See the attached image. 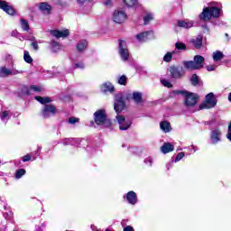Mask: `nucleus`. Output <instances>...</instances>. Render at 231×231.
Here are the masks:
<instances>
[{
    "mask_svg": "<svg viewBox=\"0 0 231 231\" xmlns=\"http://www.w3.org/2000/svg\"><path fill=\"white\" fill-rule=\"evenodd\" d=\"M119 55L122 59V60H129V50L126 48L127 44L125 43V41L119 40Z\"/></svg>",
    "mask_w": 231,
    "mask_h": 231,
    "instance_id": "0eeeda50",
    "label": "nucleus"
},
{
    "mask_svg": "<svg viewBox=\"0 0 231 231\" xmlns=\"http://www.w3.org/2000/svg\"><path fill=\"white\" fill-rule=\"evenodd\" d=\"M117 82L118 84H120V86H127V76L122 75L121 77L118 78Z\"/></svg>",
    "mask_w": 231,
    "mask_h": 231,
    "instance_id": "e433bc0d",
    "label": "nucleus"
},
{
    "mask_svg": "<svg viewBox=\"0 0 231 231\" xmlns=\"http://www.w3.org/2000/svg\"><path fill=\"white\" fill-rule=\"evenodd\" d=\"M8 115H10V113L8 111L2 112L1 120H5V118H6V116H8Z\"/></svg>",
    "mask_w": 231,
    "mask_h": 231,
    "instance_id": "8fccbe9b",
    "label": "nucleus"
},
{
    "mask_svg": "<svg viewBox=\"0 0 231 231\" xmlns=\"http://www.w3.org/2000/svg\"><path fill=\"white\" fill-rule=\"evenodd\" d=\"M105 6H113V2L111 0H104Z\"/></svg>",
    "mask_w": 231,
    "mask_h": 231,
    "instance_id": "3c124183",
    "label": "nucleus"
},
{
    "mask_svg": "<svg viewBox=\"0 0 231 231\" xmlns=\"http://www.w3.org/2000/svg\"><path fill=\"white\" fill-rule=\"evenodd\" d=\"M53 8L48 2H42L39 4V11L43 12V14H47V15H50L51 14V10Z\"/></svg>",
    "mask_w": 231,
    "mask_h": 231,
    "instance_id": "2eb2a0df",
    "label": "nucleus"
},
{
    "mask_svg": "<svg viewBox=\"0 0 231 231\" xmlns=\"http://www.w3.org/2000/svg\"><path fill=\"white\" fill-rule=\"evenodd\" d=\"M228 100H229V102H231V92L228 95Z\"/></svg>",
    "mask_w": 231,
    "mask_h": 231,
    "instance_id": "5fc2aeb1",
    "label": "nucleus"
},
{
    "mask_svg": "<svg viewBox=\"0 0 231 231\" xmlns=\"http://www.w3.org/2000/svg\"><path fill=\"white\" fill-rule=\"evenodd\" d=\"M176 95H182V97H184V98H187V97L189 96V94L190 93L189 90H177Z\"/></svg>",
    "mask_w": 231,
    "mask_h": 231,
    "instance_id": "a19ab883",
    "label": "nucleus"
},
{
    "mask_svg": "<svg viewBox=\"0 0 231 231\" xmlns=\"http://www.w3.org/2000/svg\"><path fill=\"white\" fill-rule=\"evenodd\" d=\"M34 98L42 106H48L53 102V99H51L50 97L36 96Z\"/></svg>",
    "mask_w": 231,
    "mask_h": 231,
    "instance_id": "aec40b11",
    "label": "nucleus"
},
{
    "mask_svg": "<svg viewBox=\"0 0 231 231\" xmlns=\"http://www.w3.org/2000/svg\"><path fill=\"white\" fill-rule=\"evenodd\" d=\"M164 62H171L172 60V52H167L163 57Z\"/></svg>",
    "mask_w": 231,
    "mask_h": 231,
    "instance_id": "ea45409f",
    "label": "nucleus"
},
{
    "mask_svg": "<svg viewBox=\"0 0 231 231\" xmlns=\"http://www.w3.org/2000/svg\"><path fill=\"white\" fill-rule=\"evenodd\" d=\"M88 3H93V0H87Z\"/></svg>",
    "mask_w": 231,
    "mask_h": 231,
    "instance_id": "6e6d98bb",
    "label": "nucleus"
},
{
    "mask_svg": "<svg viewBox=\"0 0 231 231\" xmlns=\"http://www.w3.org/2000/svg\"><path fill=\"white\" fill-rule=\"evenodd\" d=\"M32 41H34L31 43L32 48H33V50H35V51H39V43H37V42H35V37H32Z\"/></svg>",
    "mask_w": 231,
    "mask_h": 231,
    "instance_id": "37998d69",
    "label": "nucleus"
},
{
    "mask_svg": "<svg viewBox=\"0 0 231 231\" xmlns=\"http://www.w3.org/2000/svg\"><path fill=\"white\" fill-rule=\"evenodd\" d=\"M23 60L27 64H32L33 62V59L30 55V52L28 51H24L23 52Z\"/></svg>",
    "mask_w": 231,
    "mask_h": 231,
    "instance_id": "473e14b6",
    "label": "nucleus"
},
{
    "mask_svg": "<svg viewBox=\"0 0 231 231\" xmlns=\"http://www.w3.org/2000/svg\"><path fill=\"white\" fill-rule=\"evenodd\" d=\"M51 50L53 53H57V51H60V43L56 42L55 40H51L50 42Z\"/></svg>",
    "mask_w": 231,
    "mask_h": 231,
    "instance_id": "a878e982",
    "label": "nucleus"
},
{
    "mask_svg": "<svg viewBox=\"0 0 231 231\" xmlns=\"http://www.w3.org/2000/svg\"><path fill=\"white\" fill-rule=\"evenodd\" d=\"M12 75V70L8 69L6 67H2L0 69V77H8Z\"/></svg>",
    "mask_w": 231,
    "mask_h": 231,
    "instance_id": "72a5a7b5",
    "label": "nucleus"
},
{
    "mask_svg": "<svg viewBox=\"0 0 231 231\" xmlns=\"http://www.w3.org/2000/svg\"><path fill=\"white\" fill-rule=\"evenodd\" d=\"M88 0H77V3H79V5H84Z\"/></svg>",
    "mask_w": 231,
    "mask_h": 231,
    "instance_id": "864d4df0",
    "label": "nucleus"
},
{
    "mask_svg": "<svg viewBox=\"0 0 231 231\" xmlns=\"http://www.w3.org/2000/svg\"><path fill=\"white\" fill-rule=\"evenodd\" d=\"M191 43L193 44L195 50H201L203 46V36L198 35L196 39L191 40Z\"/></svg>",
    "mask_w": 231,
    "mask_h": 231,
    "instance_id": "6ab92c4d",
    "label": "nucleus"
},
{
    "mask_svg": "<svg viewBox=\"0 0 231 231\" xmlns=\"http://www.w3.org/2000/svg\"><path fill=\"white\" fill-rule=\"evenodd\" d=\"M126 199L130 205H136L138 203V197L133 190L126 193Z\"/></svg>",
    "mask_w": 231,
    "mask_h": 231,
    "instance_id": "f3484780",
    "label": "nucleus"
},
{
    "mask_svg": "<svg viewBox=\"0 0 231 231\" xmlns=\"http://www.w3.org/2000/svg\"><path fill=\"white\" fill-rule=\"evenodd\" d=\"M133 98L135 104H142V102H143V98L142 97V93L140 92H134Z\"/></svg>",
    "mask_w": 231,
    "mask_h": 231,
    "instance_id": "c756f323",
    "label": "nucleus"
},
{
    "mask_svg": "<svg viewBox=\"0 0 231 231\" xmlns=\"http://www.w3.org/2000/svg\"><path fill=\"white\" fill-rule=\"evenodd\" d=\"M20 24L23 32H28L30 30V23H28V20L22 18L20 20Z\"/></svg>",
    "mask_w": 231,
    "mask_h": 231,
    "instance_id": "c85d7f7f",
    "label": "nucleus"
},
{
    "mask_svg": "<svg viewBox=\"0 0 231 231\" xmlns=\"http://www.w3.org/2000/svg\"><path fill=\"white\" fill-rule=\"evenodd\" d=\"M198 100H199L198 94L189 92L186 98H184V106H186V107H194L196 104H198Z\"/></svg>",
    "mask_w": 231,
    "mask_h": 231,
    "instance_id": "39448f33",
    "label": "nucleus"
},
{
    "mask_svg": "<svg viewBox=\"0 0 231 231\" xmlns=\"http://www.w3.org/2000/svg\"><path fill=\"white\" fill-rule=\"evenodd\" d=\"M106 118H107V113L104 109H99L94 113V122L97 125H104Z\"/></svg>",
    "mask_w": 231,
    "mask_h": 231,
    "instance_id": "423d86ee",
    "label": "nucleus"
},
{
    "mask_svg": "<svg viewBox=\"0 0 231 231\" xmlns=\"http://www.w3.org/2000/svg\"><path fill=\"white\" fill-rule=\"evenodd\" d=\"M175 48H176V50L185 51V50H187V45L181 42H177L175 43Z\"/></svg>",
    "mask_w": 231,
    "mask_h": 231,
    "instance_id": "c9c22d12",
    "label": "nucleus"
},
{
    "mask_svg": "<svg viewBox=\"0 0 231 231\" xmlns=\"http://www.w3.org/2000/svg\"><path fill=\"white\" fill-rule=\"evenodd\" d=\"M30 160H32V155H30V154H26V155H23V157H22V162H23L24 163L26 162H30Z\"/></svg>",
    "mask_w": 231,
    "mask_h": 231,
    "instance_id": "de8ad7c7",
    "label": "nucleus"
},
{
    "mask_svg": "<svg viewBox=\"0 0 231 231\" xmlns=\"http://www.w3.org/2000/svg\"><path fill=\"white\" fill-rule=\"evenodd\" d=\"M204 63H205V57L201 55L194 56V60H187L182 62L185 69H188L189 71L201 69V68H203Z\"/></svg>",
    "mask_w": 231,
    "mask_h": 231,
    "instance_id": "f257e3e1",
    "label": "nucleus"
},
{
    "mask_svg": "<svg viewBox=\"0 0 231 231\" xmlns=\"http://www.w3.org/2000/svg\"><path fill=\"white\" fill-rule=\"evenodd\" d=\"M200 21H210L212 19V13L210 7H204L202 13L199 15Z\"/></svg>",
    "mask_w": 231,
    "mask_h": 231,
    "instance_id": "4468645a",
    "label": "nucleus"
},
{
    "mask_svg": "<svg viewBox=\"0 0 231 231\" xmlns=\"http://www.w3.org/2000/svg\"><path fill=\"white\" fill-rule=\"evenodd\" d=\"M103 125H105V127L106 128H109L111 127V125H113V122L110 119H107L106 117L105 122L103 123Z\"/></svg>",
    "mask_w": 231,
    "mask_h": 231,
    "instance_id": "49530a36",
    "label": "nucleus"
},
{
    "mask_svg": "<svg viewBox=\"0 0 231 231\" xmlns=\"http://www.w3.org/2000/svg\"><path fill=\"white\" fill-rule=\"evenodd\" d=\"M127 19V14L124 11L116 10L113 14V21L117 24H122V23H125Z\"/></svg>",
    "mask_w": 231,
    "mask_h": 231,
    "instance_id": "1a4fd4ad",
    "label": "nucleus"
},
{
    "mask_svg": "<svg viewBox=\"0 0 231 231\" xmlns=\"http://www.w3.org/2000/svg\"><path fill=\"white\" fill-rule=\"evenodd\" d=\"M31 89H33L36 93H41V91H42V88L41 87L32 85L30 88L23 87L22 89V93L27 96L32 95Z\"/></svg>",
    "mask_w": 231,
    "mask_h": 231,
    "instance_id": "dca6fc26",
    "label": "nucleus"
},
{
    "mask_svg": "<svg viewBox=\"0 0 231 231\" xmlns=\"http://www.w3.org/2000/svg\"><path fill=\"white\" fill-rule=\"evenodd\" d=\"M77 51L79 53H82V51H85V50H88V41L86 40H81L78 42L77 44Z\"/></svg>",
    "mask_w": 231,
    "mask_h": 231,
    "instance_id": "5701e85b",
    "label": "nucleus"
},
{
    "mask_svg": "<svg viewBox=\"0 0 231 231\" xmlns=\"http://www.w3.org/2000/svg\"><path fill=\"white\" fill-rule=\"evenodd\" d=\"M206 69L208 71H214V69H216V65H208Z\"/></svg>",
    "mask_w": 231,
    "mask_h": 231,
    "instance_id": "09e8293b",
    "label": "nucleus"
},
{
    "mask_svg": "<svg viewBox=\"0 0 231 231\" xmlns=\"http://www.w3.org/2000/svg\"><path fill=\"white\" fill-rule=\"evenodd\" d=\"M171 79H183L185 77V70L183 67L171 66L169 69Z\"/></svg>",
    "mask_w": 231,
    "mask_h": 231,
    "instance_id": "20e7f679",
    "label": "nucleus"
},
{
    "mask_svg": "<svg viewBox=\"0 0 231 231\" xmlns=\"http://www.w3.org/2000/svg\"><path fill=\"white\" fill-rule=\"evenodd\" d=\"M191 86H199V77L198 74H192V76L189 79Z\"/></svg>",
    "mask_w": 231,
    "mask_h": 231,
    "instance_id": "2f4dec72",
    "label": "nucleus"
},
{
    "mask_svg": "<svg viewBox=\"0 0 231 231\" xmlns=\"http://www.w3.org/2000/svg\"><path fill=\"white\" fill-rule=\"evenodd\" d=\"M161 84H162V86H164V88H172V83H171L169 80L167 79H161Z\"/></svg>",
    "mask_w": 231,
    "mask_h": 231,
    "instance_id": "79ce46f5",
    "label": "nucleus"
},
{
    "mask_svg": "<svg viewBox=\"0 0 231 231\" xmlns=\"http://www.w3.org/2000/svg\"><path fill=\"white\" fill-rule=\"evenodd\" d=\"M116 120H117L118 124L120 125H119L120 131H127V129H129L131 127V125H133V121L132 120L125 121V116H124L122 115L117 114ZM124 122H125V125H124Z\"/></svg>",
    "mask_w": 231,
    "mask_h": 231,
    "instance_id": "6e6552de",
    "label": "nucleus"
},
{
    "mask_svg": "<svg viewBox=\"0 0 231 231\" xmlns=\"http://www.w3.org/2000/svg\"><path fill=\"white\" fill-rule=\"evenodd\" d=\"M84 68H85V65H84V62H82V61H79V62L74 64V69H84Z\"/></svg>",
    "mask_w": 231,
    "mask_h": 231,
    "instance_id": "a18cd8bd",
    "label": "nucleus"
},
{
    "mask_svg": "<svg viewBox=\"0 0 231 231\" xmlns=\"http://www.w3.org/2000/svg\"><path fill=\"white\" fill-rule=\"evenodd\" d=\"M123 231H134V227L131 226H126Z\"/></svg>",
    "mask_w": 231,
    "mask_h": 231,
    "instance_id": "603ef678",
    "label": "nucleus"
},
{
    "mask_svg": "<svg viewBox=\"0 0 231 231\" xmlns=\"http://www.w3.org/2000/svg\"><path fill=\"white\" fill-rule=\"evenodd\" d=\"M174 151V145L171 143H164L162 146H161V152L162 154H169V152H172Z\"/></svg>",
    "mask_w": 231,
    "mask_h": 231,
    "instance_id": "412c9836",
    "label": "nucleus"
},
{
    "mask_svg": "<svg viewBox=\"0 0 231 231\" xmlns=\"http://www.w3.org/2000/svg\"><path fill=\"white\" fill-rule=\"evenodd\" d=\"M160 127L164 133H171V131L172 130V128L171 127V123L169 121H162L160 123Z\"/></svg>",
    "mask_w": 231,
    "mask_h": 231,
    "instance_id": "b1692460",
    "label": "nucleus"
},
{
    "mask_svg": "<svg viewBox=\"0 0 231 231\" xmlns=\"http://www.w3.org/2000/svg\"><path fill=\"white\" fill-rule=\"evenodd\" d=\"M154 17L152 16V14L149 13L143 17V24L144 26H147L151 23V21H153Z\"/></svg>",
    "mask_w": 231,
    "mask_h": 231,
    "instance_id": "f704fd0d",
    "label": "nucleus"
},
{
    "mask_svg": "<svg viewBox=\"0 0 231 231\" xmlns=\"http://www.w3.org/2000/svg\"><path fill=\"white\" fill-rule=\"evenodd\" d=\"M182 158H185V152H180L175 157V163H178V162H180Z\"/></svg>",
    "mask_w": 231,
    "mask_h": 231,
    "instance_id": "c03bdc74",
    "label": "nucleus"
},
{
    "mask_svg": "<svg viewBox=\"0 0 231 231\" xmlns=\"http://www.w3.org/2000/svg\"><path fill=\"white\" fill-rule=\"evenodd\" d=\"M223 59H225V54H223V51H217L213 52V60H215V62H219V60H223Z\"/></svg>",
    "mask_w": 231,
    "mask_h": 231,
    "instance_id": "cd10ccee",
    "label": "nucleus"
},
{
    "mask_svg": "<svg viewBox=\"0 0 231 231\" xmlns=\"http://www.w3.org/2000/svg\"><path fill=\"white\" fill-rule=\"evenodd\" d=\"M124 5L128 6V8H134V6H138V0H123Z\"/></svg>",
    "mask_w": 231,
    "mask_h": 231,
    "instance_id": "7c9ffc66",
    "label": "nucleus"
},
{
    "mask_svg": "<svg viewBox=\"0 0 231 231\" xmlns=\"http://www.w3.org/2000/svg\"><path fill=\"white\" fill-rule=\"evenodd\" d=\"M24 174H26V170H24V169H19V170L16 171V172H15V178H16V180H21V178H23V176H24Z\"/></svg>",
    "mask_w": 231,
    "mask_h": 231,
    "instance_id": "4c0bfd02",
    "label": "nucleus"
},
{
    "mask_svg": "<svg viewBox=\"0 0 231 231\" xmlns=\"http://www.w3.org/2000/svg\"><path fill=\"white\" fill-rule=\"evenodd\" d=\"M59 113L57 106L53 104H49L43 106L42 109V115L43 118H50L51 116H55Z\"/></svg>",
    "mask_w": 231,
    "mask_h": 231,
    "instance_id": "7ed1b4c3",
    "label": "nucleus"
},
{
    "mask_svg": "<svg viewBox=\"0 0 231 231\" xmlns=\"http://www.w3.org/2000/svg\"><path fill=\"white\" fill-rule=\"evenodd\" d=\"M51 35L53 37H56V39H66V37H69V30L65 29L63 31L60 30H51L50 31Z\"/></svg>",
    "mask_w": 231,
    "mask_h": 231,
    "instance_id": "f8f14e48",
    "label": "nucleus"
},
{
    "mask_svg": "<svg viewBox=\"0 0 231 231\" xmlns=\"http://www.w3.org/2000/svg\"><path fill=\"white\" fill-rule=\"evenodd\" d=\"M100 89L102 93H115V86L110 82L102 84Z\"/></svg>",
    "mask_w": 231,
    "mask_h": 231,
    "instance_id": "a211bd4d",
    "label": "nucleus"
},
{
    "mask_svg": "<svg viewBox=\"0 0 231 231\" xmlns=\"http://www.w3.org/2000/svg\"><path fill=\"white\" fill-rule=\"evenodd\" d=\"M114 109L116 115H120L124 109H125V101H124V97H119L116 99L114 104Z\"/></svg>",
    "mask_w": 231,
    "mask_h": 231,
    "instance_id": "9b49d317",
    "label": "nucleus"
},
{
    "mask_svg": "<svg viewBox=\"0 0 231 231\" xmlns=\"http://www.w3.org/2000/svg\"><path fill=\"white\" fill-rule=\"evenodd\" d=\"M210 140L213 145L219 143V142H221V130L216 128L213 131H211Z\"/></svg>",
    "mask_w": 231,
    "mask_h": 231,
    "instance_id": "ddd939ff",
    "label": "nucleus"
},
{
    "mask_svg": "<svg viewBox=\"0 0 231 231\" xmlns=\"http://www.w3.org/2000/svg\"><path fill=\"white\" fill-rule=\"evenodd\" d=\"M217 106V99L214 96V93H208L206 96V101L199 105V109H212Z\"/></svg>",
    "mask_w": 231,
    "mask_h": 231,
    "instance_id": "f03ea898",
    "label": "nucleus"
},
{
    "mask_svg": "<svg viewBox=\"0 0 231 231\" xmlns=\"http://www.w3.org/2000/svg\"><path fill=\"white\" fill-rule=\"evenodd\" d=\"M80 122V118L75 117V116H70L69 117L68 123L70 124L71 125H75V124H79Z\"/></svg>",
    "mask_w": 231,
    "mask_h": 231,
    "instance_id": "58836bf2",
    "label": "nucleus"
},
{
    "mask_svg": "<svg viewBox=\"0 0 231 231\" xmlns=\"http://www.w3.org/2000/svg\"><path fill=\"white\" fill-rule=\"evenodd\" d=\"M209 8L211 10V17H214L215 19H219V17H221V9L217 6H211Z\"/></svg>",
    "mask_w": 231,
    "mask_h": 231,
    "instance_id": "393cba45",
    "label": "nucleus"
},
{
    "mask_svg": "<svg viewBox=\"0 0 231 231\" xmlns=\"http://www.w3.org/2000/svg\"><path fill=\"white\" fill-rule=\"evenodd\" d=\"M0 10H3L8 15H15L17 14V11L10 5H8V2L0 0Z\"/></svg>",
    "mask_w": 231,
    "mask_h": 231,
    "instance_id": "9d476101",
    "label": "nucleus"
},
{
    "mask_svg": "<svg viewBox=\"0 0 231 231\" xmlns=\"http://www.w3.org/2000/svg\"><path fill=\"white\" fill-rule=\"evenodd\" d=\"M150 31L143 32L135 35L137 41L145 42L149 39Z\"/></svg>",
    "mask_w": 231,
    "mask_h": 231,
    "instance_id": "bb28decb",
    "label": "nucleus"
},
{
    "mask_svg": "<svg viewBox=\"0 0 231 231\" xmlns=\"http://www.w3.org/2000/svg\"><path fill=\"white\" fill-rule=\"evenodd\" d=\"M177 24L179 28H185L186 30H189V28H192V26H194V22H186L183 20H179Z\"/></svg>",
    "mask_w": 231,
    "mask_h": 231,
    "instance_id": "4be33fe9",
    "label": "nucleus"
}]
</instances>
